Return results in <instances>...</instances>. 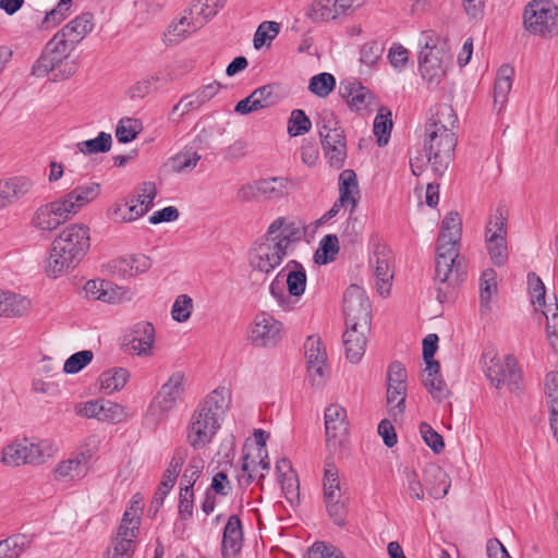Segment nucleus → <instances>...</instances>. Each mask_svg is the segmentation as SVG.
I'll use <instances>...</instances> for the list:
<instances>
[{"label": "nucleus", "mask_w": 558, "mask_h": 558, "mask_svg": "<svg viewBox=\"0 0 558 558\" xmlns=\"http://www.w3.org/2000/svg\"><path fill=\"white\" fill-rule=\"evenodd\" d=\"M323 488L324 499L332 500L343 496L338 469L330 458L325 461Z\"/></svg>", "instance_id": "36"}, {"label": "nucleus", "mask_w": 558, "mask_h": 558, "mask_svg": "<svg viewBox=\"0 0 558 558\" xmlns=\"http://www.w3.org/2000/svg\"><path fill=\"white\" fill-rule=\"evenodd\" d=\"M2 317L13 318L26 315L32 306L28 298L7 291Z\"/></svg>", "instance_id": "43"}, {"label": "nucleus", "mask_w": 558, "mask_h": 558, "mask_svg": "<svg viewBox=\"0 0 558 558\" xmlns=\"http://www.w3.org/2000/svg\"><path fill=\"white\" fill-rule=\"evenodd\" d=\"M112 143L111 134L100 132L97 137L83 141L77 144L83 154L106 153L110 149Z\"/></svg>", "instance_id": "53"}, {"label": "nucleus", "mask_w": 558, "mask_h": 558, "mask_svg": "<svg viewBox=\"0 0 558 558\" xmlns=\"http://www.w3.org/2000/svg\"><path fill=\"white\" fill-rule=\"evenodd\" d=\"M203 27L189 9L179 19H174L162 34V40L167 46L178 45L194 32Z\"/></svg>", "instance_id": "19"}, {"label": "nucleus", "mask_w": 558, "mask_h": 558, "mask_svg": "<svg viewBox=\"0 0 558 558\" xmlns=\"http://www.w3.org/2000/svg\"><path fill=\"white\" fill-rule=\"evenodd\" d=\"M524 28L532 35L553 38L558 35V8L549 0H532L523 12Z\"/></svg>", "instance_id": "10"}, {"label": "nucleus", "mask_w": 558, "mask_h": 558, "mask_svg": "<svg viewBox=\"0 0 558 558\" xmlns=\"http://www.w3.org/2000/svg\"><path fill=\"white\" fill-rule=\"evenodd\" d=\"M390 258L391 254L384 245H377L369 258V264L376 279V287L381 295H387L391 288L393 274L390 269Z\"/></svg>", "instance_id": "18"}, {"label": "nucleus", "mask_w": 558, "mask_h": 558, "mask_svg": "<svg viewBox=\"0 0 558 558\" xmlns=\"http://www.w3.org/2000/svg\"><path fill=\"white\" fill-rule=\"evenodd\" d=\"M31 187V180L24 177L0 180V209L26 195Z\"/></svg>", "instance_id": "27"}, {"label": "nucleus", "mask_w": 558, "mask_h": 558, "mask_svg": "<svg viewBox=\"0 0 558 558\" xmlns=\"http://www.w3.org/2000/svg\"><path fill=\"white\" fill-rule=\"evenodd\" d=\"M316 126L320 142L323 140H328L329 137H333L335 135L344 134V131L340 125V121L331 109L325 108L318 113Z\"/></svg>", "instance_id": "35"}, {"label": "nucleus", "mask_w": 558, "mask_h": 558, "mask_svg": "<svg viewBox=\"0 0 558 558\" xmlns=\"http://www.w3.org/2000/svg\"><path fill=\"white\" fill-rule=\"evenodd\" d=\"M305 232V225L296 219L276 218L262 240L251 248L250 265L260 272H271L293 252Z\"/></svg>", "instance_id": "1"}, {"label": "nucleus", "mask_w": 558, "mask_h": 558, "mask_svg": "<svg viewBox=\"0 0 558 558\" xmlns=\"http://www.w3.org/2000/svg\"><path fill=\"white\" fill-rule=\"evenodd\" d=\"M326 509L331 520L337 525H344L345 518L348 514V498L341 496L340 498H333L332 500L325 499Z\"/></svg>", "instance_id": "55"}, {"label": "nucleus", "mask_w": 558, "mask_h": 558, "mask_svg": "<svg viewBox=\"0 0 558 558\" xmlns=\"http://www.w3.org/2000/svg\"><path fill=\"white\" fill-rule=\"evenodd\" d=\"M201 160V155L192 148L184 149L169 160L171 170L175 173L192 171Z\"/></svg>", "instance_id": "47"}, {"label": "nucleus", "mask_w": 558, "mask_h": 558, "mask_svg": "<svg viewBox=\"0 0 558 558\" xmlns=\"http://www.w3.org/2000/svg\"><path fill=\"white\" fill-rule=\"evenodd\" d=\"M305 356L308 363H323L327 360V354L318 337L311 336L304 343Z\"/></svg>", "instance_id": "61"}, {"label": "nucleus", "mask_w": 558, "mask_h": 558, "mask_svg": "<svg viewBox=\"0 0 558 558\" xmlns=\"http://www.w3.org/2000/svg\"><path fill=\"white\" fill-rule=\"evenodd\" d=\"M424 483L428 495L435 499L445 497L450 488V477L438 465H429L424 470Z\"/></svg>", "instance_id": "25"}, {"label": "nucleus", "mask_w": 558, "mask_h": 558, "mask_svg": "<svg viewBox=\"0 0 558 558\" xmlns=\"http://www.w3.org/2000/svg\"><path fill=\"white\" fill-rule=\"evenodd\" d=\"M130 373L122 367H114L101 373L100 388L105 393H113L121 390L128 383Z\"/></svg>", "instance_id": "39"}, {"label": "nucleus", "mask_w": 558, "mask_h": 558, "mask_svg": "<svg viewBox=\"0 0 558 558\" xmlns=\"http://www.w3.org/2000/svg\"><path fill=\"white\" fill-rule=\"evenodd\" d=\"M339 198L338 205H347L353 211L357 205L359 184L353 170L345 169L339 175Z\"/></svg>", "instance_id": "28"}, {"label": "nucleus", "mask_w": 558, "mask_h": 558, "mask_svg": "<svg viewBox=\"0 0 558 558\" xmlns=\"http://www.w3.org/2000/svg\"><path fill=\"white\" fill-rule=\"evenodd\" d=\"M514 70L509 64H504L499 68L494 86V102L499 105V110L507 102L508 95L512 87V78Z\"/></svg>", "instance_id": "33"}, {"label": "nucleus", "mask_w": 558, "mask_h": 558, "mask_svg": "<svg viewBox=\"0 0 558 558\" xmlns=\"http://www.w3.org/2000/svg\"><path fill=\"white\" fill-rule=\"evenodd\" d=\"M243 531L241 520L238 515L229 517L223 529L222 555L225 557L235 556L242 547Z\"/></svg>", "instance_id": "26"}, {"label": "nucleus", "mask_w": 558, "mask_h": 558, "mask_svg": "<svg viewBox=\"0 0 558 558\" xmlns=\"http://www.w3.org/2000/svg\"><path fill=\"white\" fill-rule=\"evenodd\" d=\"M284 272L286 269H282L276 275L275 279L270 282L269 292L282 311L292 312L294 311L293 298L288 293V290H284Z\"/></svg>", "instance_id": "42"}, {"label": "nucleus", "mask_w": 558, "mask_h": 558, "mask_svg": "<svg viewBox=\"0 0 558 558\" xmlns=\"http://www.w3.org/2000/svg\"><path fill=\"white\" fill-rule=\"evenodd\" d=\"M193 300L187 294H180L173 302L171 317L178 323L186 322L192 314Z\"/></svg>", "instance_id": "58"}, {"label": "nucleus", "mask_w": 558, "mask_h": 558, "mask_svg": "<svg viewBox=\"0 0 558 558\" xmlns=\"http://www.w3.org/2000/svg\"><path fill=\"white\" fill-rule=\"evenodd\" d=\"M507 238V218L504 216L501 210H497L496 214L489 219L486 226V240H506Z\"/></svg>", "instance_id": "57"}, {"label": "nucleus", "mask_w": 558, "mask_h": 558, "mask_svg": "<svg viewBox=\"0 0 558 558\" xmlns=\"http://www.w3.org/2000/svg\"><path fill=\"white\" fill-rule=\"evenodd\" d=\"M407 387L388 384L387 403L393 416L401 415L405 409Z\"/></svg>", "instance_id": "50"}, {"label": "nucleus", "mask_w": 558, "mask_h": 558, "mask_svg": "<svg viewBox=\"0 0 558 558\" xmlns=\"http://www.w3.org/2000/svg\"><path fill=\"white\" fill-rule=\"evenodd\" d=\"M151 267V260L146 255H133L113 260V268L122 277H134L146 272Z\"/></svg>", "instance_id": "30"}, {"label": "nucleus", "mask_w": 558, "mask_h": 558, "mask_svg": "<svg viewBox=\"0 0 558 558\" xmlns=\"http://www.w3.org/2000/svg\"><path fill=\"white\" fill-rule=\"evenodd\" d=\"M94 459V451L85 449L73 458L61 461L54 469V477L59 481H74L87 475Z\"/></svg>", "instance_id": "17"}, {"label": "nucleus", "mask_w": 558, "mask_h": 558, "mask_svg": "<svg viewBox=\"0 0 558 558\" xmlns=\"http://www.w3.org/2000/svg\"><path fill=\"white\" fill-rule=\"evenodd\" d=\"M326 442L330 450L340 449L348 437L349 422L347 411L338 404H330L325 410Z\"/></svg>", "instance_id": "14"}, {"label": "nucleus", "mask_w": 558, "mask_h": 558, "mask_svg": "<svg viewBox=\"0 0 558 558\" xmlns=\"http://www.w3.org/2000/svg\"><path fill=\"white\" fill-rule=\"evenodd\" d=\"M227 0H194L189 8V14L195 15L198 22L204 26L221 10Z\"/></svg>", "instance_id": "38"}, {"label": "nucleus", "mask_w": 558, "mask_h": 558, "mask_svg": "<svg viewBox=\"0 0 558 558\" xmlns=\"http://www.w3.org/2000/svg\"><path fill=\"white\" fill-rule=\"evenodd\" d=\"M257 458V462L255 460H252V462H250V454H245L243 457L242 471L244 474L239 476L240 483L250 485L253 481V472L256 471V468H260L263 471L266 472L269 470V461L266 449L258 448Z\"/></svg>", "instance_id": "45"}, {"label": "nucleus", "mask_w": 558, "mask_h": 558, "mask_svg": "<svg viewBox=\"0 0 558 558\" xmlns=\"http://www.w3.org/2000/svg\"><path fill=\"white\" fill-rule=\"evenodd\" d=\"M284 281L288 293L293 298V307H298V303L306 289L307 276L304 267L296 260H290L286 267Z\"/></svg>", "instance_id": "23"}, {"label": "nucleus", "mask_w": 558, "mask_h": 558, "mask_svg": "<svg viewBox=\"0 0 558 558\" xmlns=\"http://www.w3.org/2000/svg\"><path fill=\"white\" fill-rule=\"evenodd\" d=\"M280 31V24L274 21L263 22L254 35V47L259 49L267 40H272Z\"/></svg>", "instance_id": "63"}, {"label": "nucleus", "mask_w": 558, "mask_h": 558, "mask_svg": "<svg viewBox=\"0 0 558 558\" xmlns=\"http://www.w3.org/2000/svg\"><path fill=\"white\" fill-rule=\"evenodd\" d=\"M306 15L313 22H327L341 17L336 8V0H314Z\"/></svg>", "instance_id": "40"}, {"label": "nucleus", "mask_w": 558, "mask_h": 558, "mask_svg": "<svg viewBox=\"0 0 558 558\" xmlns=\"http://www.w3.org/2000/svg\"><path fill=\"white\" fill-rule=\"evenodd\" d=\"M338 252L339 241L337 235L327 234L320 240L319 246L314 255V260L316 264L326 265L336 259Z\"/></svg>", "instance_id": "46"}, {"label": "nucleus", "mask_w": 558, "mask_h": 558, "mask_svg": "<svg viewBox=\"0 0 558 558\" xmlns=\"http://www.w3.org/2000/svg\"><path fill=\"white\" fill-rule=\"evenodd\" d=\"M439 369L440 367L435 368V372L424 371L425 374L423 375L422 379L424 387L428 390L433 399L436 400L437 402H441L449 395V390L439 373Z\"/></svg>", "instance_id": "44"}, {"label": "nucleus", "mask_w": 558, "mask_h": 558, "mask_svg": "<svg viewBox=\"0 0 558 558\" xmlns=\"http://www.w3.org/2000/svg\"><path fill=\"white\" fill-rule=\"evenodd\" d=\"M392 129L391 112L387 108H380L374 120V134L377 137L378 146L388 144Z\"/></svg>", "instance_id": "48"}, {"label": "nucleus", "mask_w": 558, "mask_h": 558, "mask_svg": "<svg viewBox=\"0 0 558 558\" xmlns=\"http://www.w3.org/2000/svg\"><path fill=\"white\" fill-rule=\"evenodd\" d=\"M143 124L133 118H122L116 129V137L120 143H130L142 132Z\"/></svg>", "instance_id": "49"}, {"label": "nucleus", "mask_w": 558, "mask_h": 558, "mask_svg": "<svg viewBox=\"0 0 558 558\" xmlns=\"http://www.w3.org/2000/svg\"><path fill=\"white\" fill-rule=\"evenodd\" d=\"M343 311L347 330L343 333L345 357L351 363H359L363 357L371 330V303L357 284H351L344 292Z\"/></svg>", "instance_id": "3"}, {"label": "nucleus", "mask_w": 558, "mask_h": 558, "mask_svg": "<svg viewBox=\"0 0 558 558\" xmlns=\"http://www.w3.org/2000/svg\"><path fill=\"white\" fill-rule=\"evenodd\" d=\"M418 47V69L422 77L429 84H438L451 62L447 40L435 31L428 29L421 33Z\"/></svg>", "instance_id": "6"}, {"label": "nucleus", "mask_w": 558, "mask_h": 558, "mask_svg": "<svg viewBox=\"0 0 558 558\" xmlns=\"http://www.w3.org/2000/svg\"><path fill=\"white\" fill-rule=\"evenodd\" d=\"M187 457V449L179 447L174 450L173 456L163 472L160 485L166 488H172L177 482V478L181 472L182 465Z\"/></svg>", "instance_id": "41"}, {"label": "nucleus", "mask_w": 558, "mask_h": 558, "mask_svg": "<svg viewBox=\"0 0 558 558\" xmlns=\"http://www.w3.org/2000/svg\"><path fill=\"white\" fill-rule=\"evenodd\" d=\"M283 325L266 312L256 314L247 327V340L257 348L270 349L282 339Z\"/></svg>", "instance_id": "13"}, {"label": "nucleus", "mask_w": 558, "mask_h": 558, "mask_svg": "<svg viewBox=\"0 0 558 558\" xmlns=\"http://www.w3.org/2000/svg\"><path fill=\"white\" fill-rule=\"evenodd\" d=\"M229 405L230 392L225 387L216 388L199 402L187 426L186 440L191 447L203 449L211 442Z\"/></svg>", "instance_id": "4"}, {"label": "nucleus", "mask_w": 558, "mask_h": 558, "mask_svg": "<svg viewBox=\"0 0 558 558\" xmlns=\"http://www.w3.org/2000/svg\"><path fill=\"white\" fill-rule=\"evenodd\" d=\"M336 86V80L330 73H319L310 80L308 89L318 97H327Z\"/></svg>", "instance_id": "51"}, {"label": "nucleus", "mask_w": 558, "mask_h": 558, "mask_svg": "<svg viewBox=\"0 0 558 558\" xmlns=\"http://www.w3.org/2000/svg\"><path fill=\"white\" fill-rule=\"evenodd\" d=\"M90 247L89 228L83 223H72L64 228L52 241L47 274L57 278L75 268Z\"/></svg>", "instance_id": "5"}, {"label": "nucleus", "mask_w": 558, "mask_h": 558, "mask_svg": "<svg viewBox=\"0 0 558 558\" xmlns=\"http://www.w3.org/2000/svg\"><path fill=\"white\" fill-rule=\"evenodd\" d=\"M466 264L460 255V247L447 244H437L435 259V282L444 284L438 288L437 300L444 302L447 296L463 280Z\"/></svg>", "instance_id": "7"}, {"label": "nucleus", "mask_w": 558, "mask_h": 558, "mask_svg": "<svg viewBox=\"0 0 558 558\" xmlns=\"http://www.w3.org/2000/svg\"><path fill=\"white\" fill-rule=\"evenodd\" d=\"M482 361L484 373L493 386L497 389L507 386L511 391L519 389L521 373L512 355L501 359L495 348L488 347L483 352Z\"/></svg>", "instance_id": "9"}, {"label": "nucleus", "mask_w": 558, "mask_h": 558, "mask_svg": "<svg viewBox=\"0 0 558 558\" xmlns=\"http://www.w3.org/2000/svg\"><path fill=\"white\" fill-rule=\"evenodd\" d=\"M100 184L96 182H89L83 185H78L61 197L64 206L69 214L72 216L76 215L84 206L96 199L100 194Z\"/></svg>", "instance_id": "20"}, {"label": "nucleus", "mask_w": 558, "mask_h": 558, "mask_svg": "<svg viewBox=\"0 0 558 558\" xmlns=\"http://www.w3.org/2000/svg\"><path fill=\"white\" fill-rule=\"evenodd\" d=\"M184 374L173 373L161 386L153 399L149 410L153 413L165 414L172 411L184 393Z\"/></svg>", "instance_id": "15"}, {"label": "nucleus", "mask_w": 558, "mask_h": 558, "mask_svg": "<svg viewBox=\"0 0 558 558\" xmlns=\"http://www.w3.org/2000/svg\"><path fill=\"white\" fill-rule=\"evenodd\" d=\"M50 450L47 442H33L25 438L4 447L1 462L8 466L41 464L51 456Z\"/></svg>", "instance_id": "12"}, {"label": "nucleus", "mask_w": 558, "mask_h": 558, "mask_svg": "<svg viewBox=\"0 0 558 558\" xmlns=\"http://www.w3.org/2000/svg\"><path fill=\"white\" fill-rule=\"evenodd\" d=\"M294 189L295 183L292 179L286 177L264 178L243 184L236 192V198L241 202L259 198L277 201L288 196Z\"/></svg>", "instance_id": "11"}, {"label": "nucleus", "mask_w": 558, "mask_h": 558, "mask_svg": "<svg viewBox=\"0 0 558 558\" xmlns=\"http://www.w3.org/2000/svg\"><path fill=\"white\" fill-rule=\"evenodd\" d=\"M93 15L90 13H83L68 23L62 29L56 33V35L60 37V39H64L69 46L75 49L77 44L93 31Z\"/></svg>", "instance_id": "22"}, {"label": "nucleus", "mask_w": 558, "mask_h": 558, "mask_svg": "<svg viewBox=\"0 0 558 558\" xmlns=\"http://www.w3.org/2000/svg\"><path fill=\"white\" fill-rule=\"evenodd\" d=\"M130 348L138 356H151L155 343V327L149 322H138L131 329Z\"/></svg>", "instance_id": "21"}, {"label": "nucleus", "mask_w": 558, "mask_h": 558, "mask_svg": "<svg viewBox=\"0 0 558 558\" xmlns=\"http://www.w3.org/2000/svg\"><path fill=\"white\" fill-rule=\"evenodd\" d=\"M74 50L64 39H60L56 34L47 43L40 57L32 66V75L43 77L53 72L54 81H63L76 72V63L69 61L71 52Z\"/></svg>", "instance_id": "8"}, {"label": "nucleus", "mask_w": 558, "mask_h": 558, "mask_svg": "<svg viewBox=\"0 0 558 558\" xmlns=\"http://www.w3.org/2000/svg\"><path fill=\"white\" fill-rule=\"evenodd\" d=\"M461 233V218L457 211H450L442 219L437 244H447L460 247Z\"/></svg>", "instance_id": "29"}, {"label": "nucleus", "mask_w": 558, "mask_h": 558, "mask_svg": "<svg viewBox=\"0 0 558 558\" xmlns=\"http://www.w3.org/2000/svg\"><path fill=\"white\" fill-rule=\"evenodd\" d=\"M204 469V461L199 457H193L190 459L186 469L183 472L181 478V488L193 489L196 480L199 477Z\"/></svg>", "instance_id": "60"}, {"label": "nucleus", "mask_w": 558, "mask_h": 558, "mask_svg": "<svg viewBox=\"0 0 558 558\" xmlns=\"http://www.w3.org/2000/svg\"><path fill=\"white\" fill-rule=\"evenodd\" d=\"M94 353L90 350H83L68 357L63 365L65 374H76L93 361Z\"/></svg>", "instance_id": "59"}, {"label": "nucleus", "mask_w": 558, "mask_h": 558, "mask_svg": "<svg viewBox=\"0 0 558 558\" xmlns=\"http://www.w3.org/2000/svg\"><path fill=\"white\" fill-rule=\"evenodd\" d=\"M277 88L276 85L268 84L256 88L251 94L256 99L259 108L264 109L276 105L280 100L279 95L276 93Z\"/></svg>", "instance_id": "62"}, {"label": "nucleus", "mask_w": 558, "mask_h": 558, "mask_svg": "<svg viewBox=\"0 0 558 558\" xmlns=\"http://www.w3.org/2000/svg\"><path fill=\"white\" fill-rule=\"evenodd\" d=\"M276 471L287 500L291 505L299 501L300 484L298 475L292 469L291 462L286 458L278 460L276 463Z\"/></svg>", "instance_id": "24"}, {"label": "nucleus", "mask_w": 558, "mask_h": 558, "mask_svg": "<svg viewBox=\"0 0 558 558\" xmlns=\"http://www.w3.org/2000/svg\"><path fill=\"white\" fill-rule=\"evenodd\" d=\"M203 105L201 104L196 93H192L189 95H185L180 99V101L174 105L172 108L169 119L173 122L180 121L182 117H184L190 111L196 110L201 108Z\"/></svg>", "instance_id": "54"}, {"label": "nucleus", "mask_w": 558, "mask_h": 558, "mask_svg": "<svg viewBox=\"0 0 558 558\" xmlns=\"http://www.w3.org/2000/svg\"><path fill=\"white\" fill-rule=\"evenodd\" d=\"M497 290V275L495 270L486 269L482 272L480 279V313L482 315L490 312V302Z\"/></svg>", "instance_id": "32"}, {"label": "nucleus", "mask_w": 558, "mask_h": 558, "mask_svg": "<svg viewBox=\"0 0 558 558\" xmlns=\"http://www.w3.org/2000/svg\"><path fill=\"white\" fill-rule=\"evenodd\" d=\"M85 298L99 300L106 303H114L118 300V293L112 289L111 283L105 280H88L83 288Z\"/></svg>", "instance_id": "34"}, {"label": "nucleus", "mask_w": 558, "mask_h": 558, "mask_svg": "<svg viewBox=\"0 0 558 558\" xmlns=\"http://www.w3.org/2000/svg\"><path fill=\"white\" fill-rule=\"evenodd\" d=\"M71 218L61 198L40 206L34 214L32 225L40 231H53Z\"/></svg>", "instance_id": "16"}, {"label": "nucleus", "mask_w": 558, "mask_h": 558, "mask_svg": "<svg viewBox=\"0 0 558 558\" xmlns=\"http://www.w3.org/2000/svg\"><path fill=\"white\" fill-rule=\"evenodd\" d=\"M542 312L547 320V323H546L547 339H548L550 345L553 347V349L557 350L558 349V305L555 302L553 304V307H551V305H549L547 311L543 310Z\"/></svg>", "instance_id": "56"}, {"label": "nucleus", "mask_w": 558, "mask_h": 558, "mask_svg": "<svg viewBox=\"0 0 558 558\" xmlns=\"http://www.w3.org/2000/svg\"><path fill=\"white\" fill-rule=\"evenodd\" d=\"M312 129V121L306 113L301 109H294L291 112L288 121V133L290 136L295 137L306 134Z\"/></svg>", "instance_id": "52"}, {"label": "nucleus", "mask_w": 558, "mask_h": 558, "mask_svg": "<svg viewBox=\"0 0 558 558\" xmlns=\"http://www.w3.org/2000/svg\"><path fill=\"white\" fill-rule=\"evenodd\" d=\"M458 118L447 104L435 106L424 126L423 151L433 171L441 175L449 167L458 143Z\"/></svg>", "instance_id": "2"}, {"label": "nucleus", "mask_w": 558, "mask_h": 558, "mask_svg": "<svg viewBox=\"0 0 558 558\" xmlns=\"http://www.w3.org/2000/svg\"><path fill=\"white\" fill-rule=\"evenodd\" d=\"M322 146L329 165L336 168H341L347 158V143L344 134L323 140Z\"/></svg>", "instance_id": "31"}, {"label": "nucleus", "mask_w": 558, "mask_h": 558, "mask_svg": "<svg viewBox=\"0 0 558 558\" xmlns=\"http://www.w3.org/2000/svg\"><path fill=\"white\" fill-rule=\"evenodd\" d=\"M32 544L26 534H14L0 541V558H19Z\"/></svg>", "instance_id": "37"}, {"label": "nucleus", "mask_w": 558, "mask_h": 558, "mask_svg": "<svg viewBox=\"0 0 558 558\" xmlns=\"http://www.w3.org/2000/svg\"><path fill=\"white\" fill-rule=\"evenodd\" d=\"M126 417L125 409L112 401H101V410L99 421L120 423Z\"/></svg>", "instance_id": "64"}]
</instances>
